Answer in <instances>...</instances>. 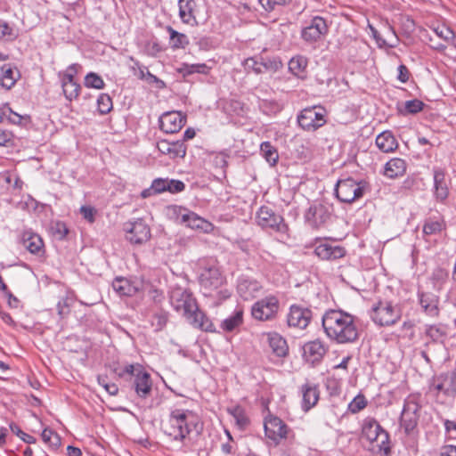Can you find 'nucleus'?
Returning a JSON list of instances; mask_svg holds the SVG:
<instances>
[{
    "instance_id": "423d86ee",
    "label": "nucleus",
    "mask_w": 456,
    "mask_h": 456,
    "mask_svg": "<svg viewBox=\"0 0 456 456\" xmlns=\"http://www.w3.org/2000/svg\"><path fill=\"white\" fill-rule=\"evenodd\" d=\"M327 115L326 109L322 106L305 108L297 116V123L303 130L314 132L326 124Z\"/></svg>"
},
{
    "instance_id": "b1692460",
    "label": "nucleus",
    "mask_w": 456,
    "mask_h": 456,
    "mask_svg": "<svg viewBox=\"0 0 456 456\" xmlns=\"http://www.w3.org/2000/svg\"><path fill=\"white\" fill-rule=\"evenodd\" d=\"M189 323L196 329H199L205 332H215L216 328L212 321L207 316V314L199 308V305L195 310L191 312L186 317Z\"/></svg>"
},
{
    "instance_id": "2eb2a0df",
    "label": "nucleus",
    "mask_w": 456,
    "mask_h": 456,
    "mask_svg": "<svg viewBox=\"0 0 456 456\" xmlns=\"http://www.w3.org/2000/svg\"><path fill=\"white\" fill-rule=\"evenodd\" d=\"M336 195L339 200L351 203L362 196V188L352 178L340 180L337 183Z\"/></svg>"
},
{
    "instance_id": "ea45409f",
    "label": "nucleus",
    "mask_w": 456,
    "mask_h": 456,
    "mask_svg": "<svg viewBox=\"0 0 456 456\" xmlns=\"http://www.w3.org/2000/svg\"><path fill=\"white\" fill-rule=\"evenodd\" d=\"M260 151L263 158L271 165L275 166L279 160L277 149L270 142H264L260 145Z\"/></svg>"
},
{
    "instance_id": "473e14b6",
    "label": "nucleus",
    "mask_w": 456,
    "mask_h": 456,
    "mask_svg": "<svg viewBox=\"0 0 456 456\" xmlns=\"http://www.w3.org/2000/svg\"><path fill=\"white\" fill-rule=\"evenodd\" d=\"M434 187L436 200L444 201L449 195V189L445 179V172L441 168L434 170Z\"/></svg>"
},
{
    "instance_id": "37998d69",
    "label": "nucleus",
    "mask_w": 456,
    "mask_h": 456,
    "mask_svg": "<svg viewBox=\"0 0 456 456\" xmlns=\"http://www.w3.org/2000/svg\"><path fill=\"white\" fill-rule=\"evenodd\" d=\"M4 118H6L10 123L19 126H26L31 122L29 115H20L13 111L8 104L6 106Z\"/></svg>"
},
{
    "instance_id": "7c9ffc66",
    "label": "nucleus",
    "mask_w": 456,
    "mask_h": 456,
    "mask_svg": "<svg viewBox=\"0 0 456 456\" xmlns=\"http://www.w3.org/2000/svg\"><path fill=\"white\" fill-rule=\"evenodd\" d=\"M179 16L183 23L194 25L197 23L196 15L198 12L195 0H179Z\"/></svg>"
},
{
    "instance_id": "69168bd1",
    "label": "nucleus",
    "mask_w": 456,
    "mask_h": 456,
    "mask_svg": "<svg viewBox=\"0 0 456 456\" xmlns=\"http://www.w3.org/2000/svg\"><path fill=\"white\" fill-rule=\"evenodd\" d=\"M146 289L145 291L151 296L153 300H160L162 298V292L157 289H154L152 286L145 283Z\"/></svg>"
},
{
    "instance_id": "393cba45",
    "label": "nucleus",
    "mask_w": 456,
    "mask_h": 456,
    "mask_svg": "<svg viewBox=\"0 0 456 456\" xmlns=\"http://www.w3.org/2000/svg\"><path fill=\"white\" fill-rule=\"evenodd\" d=\"M183 225L204 234L212 233L216 229V226L211 222L192 211L188 215Z\"/></svg>"
},
{
    "instance_id": "680f3d73",
    "label": "nucleus",
    "mask_w": 456,
    "mask_h": 456,
    "mask_svg": "<svg viewBox=\"0 0 456 456\" xmlns=\"http://www.w3.org/2000/svg\"><path fill=\"white\" fill-rule=\"evenodd\" d=\"M12 139L13 134L11 131L0 128V146H7Z\"/></svg>"
},
{
    "instance_id": "f257e3e1",
    "label": "nucleus",
    "mask_w": 456,
    "mask_h": 456,
    "mask_svg": "<svg viewBox=\"0 0 456 456\" xmlns=\"http://www.w3.org/2000/svg\"><path fill=\"white\" fill-rule=\"evenodd\" d=\"M160 428L162 432L171 440L185 444L193 433H200L202 423L199 416L189 409L172 408L168 414L162 419Z\"/></svg>"
},
{
    "instance_id": "f03ea898",
    "label": "nucleus",
    "mask_w": 456,
    "mask_h": 456,
    "mask_svg": "<svg viewBox=\"0 0 456 456\" xmlns=\"http://www.w3.org/2000/svg\"><path fill=\"white\" fill-rule=\"evenodd\" d=\"M322 322L327 337L338 344L353 343L359 337L354 317L342 310L326 311Z\"/></svg>"
},
{
    "instance_id": "6e6552de",
    "label": "nucleus",
    "mask_w": 456,
    "mask_h": 456,
    "mask_svg": "<svg viewBox=\"0 0 456 456\" xmlns=\"http://www.w3.org/2000/svg\"><path fill=\"white\" fill-rule=\"evenodd\" d=\"M264 428L265 437L274 445H279L291 435V428L279 417L269 414L265 418Z\"/></svg>"
},
{
    "instance_id": "a878e982",
    "label": "nucleus",
    "mask_w": 456,
    "mask_h": 456,
    "mask_svg": "<svg viewBox=\"0 0 456 456\" xmlns=\"http://www.w3.org/2000/svg\"><path fill=\"white\" fill-rule=\"evenodd\" d=\"M152 189L154 193H178L185 189L183 182L175 179L156 178L152 181Z\"/></svg>"
},
{
    "instance_id": "4468645a",
    "label": "nucleus",
    "mask_w": 456,
    "mask_h": 456,
    "mask_svg": "<svg viewBox=\"0 0 456 456\" xmlns=\"http://www.w3.org/2000/svg\"><path fill=\"white\" fill-rule=\"evenodd\" d=\"M112 288L120 297H134L145 292L146 286L140 279L117 277L112 282Z\"/></svg>"
},
{
    "instance_id": "dca6fc26",
    "label": "nucleus",
    "mask_w": 456,
    "mask_h": 456,
    "mask_svg": "<svg viewBox=\"0 0 456 456\" xmlns=\"http://www.w3.org/2000/svg\"><path fill=\"white\" fill-rule=\"evenodd\" d=\"M187 116L181 111H167L159 118V127L167 134L179 132L186 124Z\"/></svg>"
},
{
    "instance_id": "0e129e2a",
    "label": "nucleus",
    "mask_w": 456,
    "mask_h": 456,
    "mask_svg": "<svg viewBox=\"0 0 456 456\" xmlns=\"http://www.w3.org/2000/svg\"><path fill=\"white\" fill-rule=\"evenodd\" d=\"M444 427L450 437L452 439H456V421L446 420L444 423Z\"/></svg>"
},
{
    "instance_id": "7ed1b4c3",
    "label": "nucleus",
    "mask_w": 456,
    "mask_h": 456,
    "mask_svg": "<svg viewBox=\"0 0 456 456\" xmlns=\"http://www.w3.org/2000/svg\"><path fill=\"white\" fill-rule=\"evenodd\" d=\"M118 378L124 379L126 376L133 378V387L136 395L142 399L148 398L153 387L151 374L140 363L126 364L116 370Z\"/></svg>"
},
{
    "instance_id": "f3484780",
    "label": "nucleus",
    "mask_w": 456,
    "mask_h": 456,
    "mask_svg": "<svg viewBox=\"0 0 456 456\" xmlns=\"http://www.w3.org/2000/svg\"><path fill=\"white\" fill-rule=\"evenodd\" d=\"M330 216L331 208L322 203L314 204L305 214L306 221L316 229L324 226Z\"/></svg>"
},
{
    "instance_id": "ddd939ff",
    "label": "nucleus",
    "mask_w": 456,
    "mask_h": 456,
    "mask_svg": "<svg viewBox=\"0 0 456 456\" xmlns=\"http://www.w3.org/2000/svg\"><path fill=\"white\" fill-rule=\"evenodd\" d=\"M170 303L174 309L182 313L185 318L198 306L197 300L192 294L182 288H175L171 291Z\"/></svg>"
},
{
    "instance_id": "5fc2aeb1",
    "label": "nucleus",
    "mask_w": 456,
    "mask_h": 456,
    "mask_svg": "<svg viewBox=\"0 0 456 456\" xmlns=\"http://www.w3.org/2000/svg\"><path fill=\"white\" fill-rule=\"evenodd\" d=\"M98 383L101 385L105 391L110 395H117L118 393V387L115 383H109L107 377L99 376Z\"/></svg>"
},
{
    "instance_id": "de8ad7c7",
    "label": "nucleus",
    "mask_w": 456,
    "mask_h": 456,
    "mask_svg": "<svg viewBox=\"0 0 456 456\" xmlns=\"http://www.w3.org/2000/svg\"><path fill=\"white\" fill-rule=\"evenodd\" d=\"M273 62H270V64L263 61H258L255 58H248L245 61V67L248 69H251L256 74H261L265 72L266 69H268Z\"/></svg>"
},
{
    "instance_id": "bb28decb",
    "label": "nucleus",
    "mask_w": 456,
    "mask_h": 456,
    "mask_svg": "<svg viewBox=\"0 0 456 456\" xmlns=\"http://www.w3.org/2000/svg\"><path fill=\"white\" fill-rule=\"evenodd\" d=\"M419 305L424 313L432 318L440 314L439 297L431 292H421L419 295Z\"/></svg>"
},
{
    "instance_id": "774afa93",
    "label": "nucleus",
    "mask_w": 456,
    "mask_h": 456,
    "mask_svg": "<svg viewBox=\"0 0 456 456\" xmlns=\"http://www.w3.org/2000/svg\"><path fill=\"white\" fill-rule=\"evenodd\" d=\"M216 291V297L220 300H225L230 297L231 292L226 288L222 287L221 289L215 290Z\"/></svg>"
},
{
    "instance_id": "79ce46f5",
    "label": "nucleus",
    "mask_w": 456,
    "mask_h": 456,
    "mask_svg": "<svg viewBox=\"0 0 456 456\" xmlns=\"http://www.w3.org/2000/svg\"><path fill=\"white\" fill-rule=\"evenodd\" d=\"M190 212L191 210L182 206L173 205L167 208L169 217L174 220V222L180 224H183Z\"/></svg>"
},
{
    "instance_id": "c756f323",
    "label": "nucleus",
    "mask_w": 456,
    "mask_h": 456,
    "mask_svg": "<svg viewBox=\"0 0 456 456\" xmlns=\"http://www.w3.org/2000/svg\"><path fill=\"white\" fill-rule=\"evenodd\" d=\"M302 395L301 407L304 411H308L319 401V390L315 385L306 383L300 387Z\"/></svg>"
},
{
    "instance_id": "e2e57ef3",
    "label": "nucleus",
    "mask_w": 456,
    "mask_h": 456,
    "mask_svg": "<svg viewBox=\"0 0 456 456\" xmlns=\"http://www.w3.org/2000/svg\"><path fill=\"white\" fill-rule=\"evenodd\" d=\"M411 73L408 68L402 64L398 67V76L397 78L402 83H407L410 79Z\"/></svg>"
},
{
    "instance_id": "09e8293b",
    "label": "nucleus",
    "mask_w": 456,
    "mask_h": 456,
    "mask_svg": "<svg viewBox=\"0 0 456 456\" xmlns=\"http://www.w3.org/2000/svg\"><path fill=\"white\" fill-rule=\"evenodd\" d=\"M113 108L112 99L107 94H101L97 99V109L102 114L109 113Z\"/></svg>"
},
{
    "instance_id": "864d4df0",
    "label": "nucleus",
    "mask_w": 456,
    "mask_h": 456,
    "mask_svg": "<svg viewBox=\"0 0 456 456\" xmlns=\"http://www.w3.org/2000/svg\"><path fill=\"white\" fill-rule=\"evenodd\" d=\"M15 37L12 28L6 21L0 20V41H12Z\"/></svg>"
},
{
    "instance_id": "c9c22d12",
    "label": "nucleus",
    "mask_w": 456,
    "mask_h": 456,
    "mask_svg": "<svg viewBox=\"0 0 456 456\" xmlns=\"http://www.w3.org/2000/svg\"><path fill=\"white\" fill-rule=\"evenodd\" d=\"M308 60L303 55H296L289 61V69L298 78L305 79L307 76Z\"/></svg>"
},
{
    "instance_id": "4be33fe9",
    "label": "nucleus",
    "mask_w": 456,
    "mask_h": 456,
    "mask_svg": "<svg viewBox=\"0 0 456 456\" xmlns=\"http://www.w3.org/2000/svg\"><path fill=\"white\" fill-rule=\"evenodd\" d=\"M157 148L161 154L170 159L184 158L187 150L183 141L169 142L167 140H159L157 142Z\"/></svg>"
},
{
    "instance_id": "a18cd8bd",
    "label": "nucleus",
    "mask_w": 456,
    "mask_h": 456,
    "mask_svg": "<svg viewBox=\"0 0 456 456\" xmlns=\"http://www.w3.org/2000/svg\"><path fill=\"white\" fill-rule=\"evenodd\" d=\"M85 86L87 88H94V89H103L105 86V83L102 77L94 72H89L85 77L84 80Z\"/></svg>"
},
{
    "instance_id": "f704fd0d",
    "label": "nucleus",
    "mask_w": 456,
    "mask_h": 456,
    "mask_svg": "<svg viewBox=\"0 0 456 456\" xmlns=\"http://www.w3.org/2000/svg\"><path fill=\"white\" fill-rule=\"evenodd\" d=\"M269 346L273 353L279 357L287 355L289 347L286 340L277 332H269L266 334Z\"/></svg>"
},
{
    "instance_id": "a211bd4d",
    "label": "nucleus",
    "mask_w": 456,
    "mask_h": 456,
    "mask_svg": "<svg viewBox=\"0 0 456 456\" xmlns=\"http://www.w3.org/2000/svg\"><path fill=\"white\" fill-rule=\"evenodd\" d=\"M328 30L326 20L320 16H315L311 20L310 25L302 30L301 37L305 41L316 42L324 37Z\"/></svg>"
},
{
    "instance_id": "3c124183",
    "label": "nucleus",
    "mask_w": 456,
    "mask_h": 456,
    "mask_svg": "<svg viewBox=\"0 0 456 456\" xmlns=\"http://www.w3.org/2000/svg\"><path fill=\"white\" fill-rule=\"evenodd\" d=\"M41 436L43 441L52 447H58L61 444L59 435L50 428H45Z\"/></svg>"
},
{
    "instance_id": "aec40b11",
    "label": "nucleus",
    "mask_w": 456,
    "mask_h": 456,
    "mask_svg": "<svg viewBox=\"0 0 456 456\" xmlns=\"http://www.w3.org/2000/svg\"><path fill=\"white\" fill-rule=\"evenodd\" d=\"M312 312L305 307L293 305L290 306L287 322L289 326L298 329H305L310 323Z\"/></svg>"
},
{
    "instance_id": "412c9836",
    "label": "nucleus",
    "mask_w": 456,
    "mask_h": 456,
    "mask_svg": "<svg viewBox=\"0 0 456 456\" xmlns=\"http://www.w3.org/2000/svg\"><path fill=\"white\" fill-rule=\"evenodd\" d=\"M225 279L217 268H208L201 274V284L211 294L224 287Z\"/></svg>"
},
{
    "instance_id": "f8f14e48",
    "label": "nucleus",
    "mask_w": 456,
    "mask_h": 456,
    "mask_svg": "<svg viewBox=\"0 0 456 456\" xmlns=\"http://www.w3.org/2000/svg\"><path fill=\"white\" fill-rule=\"evenodd\" d=\"M279 309L278 298L275 296H267L252 305L251 314L257 321H270L276 317Z\"/></svg>"
},
{
    "instance_id": "a19ab883",
    "label": "nucleus",
    "mask_w": 456,
    "mask_h": 456,
    "mask_svg": "<svg viewBox=\"0 0 456 456\" xmlns=\"http://www.w3.org/2000/svg\"><path fill=\"white\" fill-rule=\"evenodd\" d=\"M74 302L75 298L72 295H66L60 298L56 308L58 315L61 319L66 318L70 314Z\"/></svg>"
},
{
    "instance_id": "e433bc0d",
    "label": "nucleus",
    "mask_w": 456,
    "mask_h": 456,
    "mask_svg": "<svg viewBox=\"0 0 456 456\" xmlns=\"http://www.w3.org/2000/svg\"><path fill=\"white\" fill-rule=\"evenodd\" d=\"M244 310L237 307L233 314L224 319L221 323V328L225 332H232L240 327L243 323Z\"/></svg>"
},
{
    "instance_id": "4c0bfd02",
    "label": "nucleus",
    "mask_w": 456,
    "mask_h": 456,
    "mask_svg": "<svg viewBox=\"0 0 456 456\" xmlns=\"http://www.w3.org/2000/svg\"><path fill=\"white\" fill-rule=\"evenodd\" d=\"M1 70L0 85L5 89H11L19 77V71L9 64L4 65Z\"/></svg>"
},
{
    "instance_id": "6ab92c4d",
    "label": "nucleus",
    "mask_w": 456,
    "mask_h": 456,
    "mask_svg": "<svg viewBox=\"0 0 456 456\" xmlns=\"http://www.w3.org/2000/svg\"><path fill=\"white\" fill-rule=\"evenodd\" d=\"M21 243L23 247L32 255L39 258L45 256V242L40 235L31 231L22 233Z\"/></svg>"
},
{
    "instance_id": "58836bf2",
    "label": "nucleus",
    "mask_w": 456,
    "mask_h": 456,
    "mask_svg": "<svg viewBox=\"0 0 456 456\" xmlns=\"http://www.w3.org/2000/svg\"><path fill=\"white\" fill-rule=\"evenodd\" d=\"M167 31L170 35V47L173 50L184 49L189 45L190 41L185 34L177 32L172 27H167Z\"/></svg>"
},
{
    "instance_id": "8fccbe9b",
    "label": "nucleus",
    "mask_w": 456,
    "mask_h": 456,
    "mask_svg": "<svg viewBox=\"0 0 456 456\" xmlns=\"http://www.w3.org/2000/svg\"><path fill=\"white\" fill-rule=\"evenodd\" d=\"M426 335L433 340L443 339L446 336L445 328L443 325L434 324L426 328Z\"/></svg>"
},
{
    "instance_id": "13d9d810",
    "label": "nucleus",
    "mask_w": 456,
    "mask_h": 456,
    "mask_svg": "<svg viewBox=\"0 0 456 456\" xmlns=\"http://www.w3.org/2000/svg\"><path fill=\"white\" fill-rule=\"evenodd\" d=\"M80 213L83 216L84 219H86L90 224H93L95 221L97 210L94 207L82 206L80 208Z\"/></svg>"
},
{
    "instance_id": "052dcab7",
    "label": "nucleus",
    "mask_w": 456,
    "mask_h": 456,
    "mask_svg": "<svg viewBox=\"0 0 456 456\" xmlns=\"http://www.w3.org/2000/svg\"><path fill=\"white\" fill-rule=\"evenodd\" d=\"M369 28L371 31V34L374 37V39L376 40L377 44L381 47V46H388V47H394L395 45L393 44V43H389L387 41H386L385 39L381 38L379 37V34L378 32V30L371 25H369Z\"/></svg>"
},
{
    "instance_id": "5701e85b",
    "label": "nucleus",
    "mask_w": 456,
    "mask_h": 456,
    "mask_svg": "<svg viewBox=\"0 0 456 456\" xmlns=\"http://www.w3.org/2000/svg\"><path fill=\"white\" fill-rule=\"evenodd\" d=\"M418 405L413 403H407L403 409L400 424L405 433L411 432L418 424Z\"/></svg>"
},
{
    "instance_id": "4d7b16f0",
    "label": "nucleus",
    "mask_w": 456,
    "mask_h": 456,
    "mask_svg": "<svg viewBox=\"0 0 456 456\" xmlns=\"http://www.w3.org/2000/svg\"><path fill=\"white\" fill-rule=\"evenodd\" d=\"M11 431L15 434L18 437H20L22 441H24L27 444H33L35 443V438L32 436H29L23 432L19 426H17L14 423H12L10 425Z\"/></svg>"
},
{
    "instance_id": "338daca9",
    "label": "nucleus",
    "mask_w": 456,
    "mask_h": 456,
    "mask_svg": "<svg viewBox=\"0 0 456 456\" xmlns=\"http://www.w3.org/2000/svg\"><path fill=\"white\" fill-rule=\"evenodd\" d=\"M440 456H456V446L445 445L441 449Z\"/></svg>"
},
{
    "instance_id": "c03bdc74",
    "label": "nucleus",
    "mask_w": 456,
    "mask_h": 456,
    "mask_svg": "<svg viewBox=\"0 0 456 456\" xmlns=\"http://www.w3.org/2000/svg\"><path fill=\"white\" fill-rule=\"evenodd\" d=\"M368 401L362 394L357 395L348 404L347 411L352 414H356L366 408Z\"/></svg>"
},
{
    "instance_id": "0eeeda50",
    "label": "nucleus",
    "mask_w": 456,
    "mask_h": 456,
    "mask_svg": "<svg viewBox=\"0 0 456 456\" xmlns=\"http://www.w3.org/2000/svg\"><path fill=\"white\" fill-rule=\"evenodd\" d=\"M82 67L77 63H73L64 70L58 73L62 93L65 98L71 102L79 96L81 86L75 79L76 76L81 71Z\"/></svg>"
},
{
    "instance_id": "2f4dec72",
    "label": "nucleus",
    "mask_w": 456,
    "mask_h": 456,
    "mask_svg": "<svg viewBox=\"0 0 456 456\" xmlns=\"http://www.w3.org/2000/svg\"><path fill=\"white\" fill-rule=\"evenodd\" d=\"M406 161L401 158H393L388 160L384 167V175L395 179L402 177L406 173Z\"/></svg>"
},
{
    "instance_id": "603ef678",
    "label": "nucleus",
    "mask_w": 456,
    "mask_h": 456,
    "mask_svg": "<svg viewBox=\"0 0 456 456\" xmlns=\"http://www.w3.org/2000/svg\"><path fill=\"white\" fill-rule=\"evenodd\" d=\"M435 33L444 39L446 43H452L454 40V32L445 25H439L434 28Z\"/></svg>"
},
{
    "instance_id": "72a5a7b5",
    "label": "nucleus",
    "mask_w": 456,
    "mask_h": 456,
    "mask_svg": "<svg viewBox=\"0 0 456 456\" xmlns=\"http://www.w3.org/2000/svg\"><path fill=\"white\" fill-rule=\"evenodd\" d=\"M376 145L382 152L385 153L394 152L399 147L396 138L390 131H384L380 133L376 137Z\"/></svg>"
},
{
    "instance_id": "49530a36",
    "label": "nucleus",
    "mask_w": 456,
    "mask_h": 456,
    "mask_svg": "<svg viewBox=\"0 0 456 456\" xmlns=\"http://www.w3.org/2000/svg\"><path fill=\"white\" fill-rule=\"evenodd\" d=\"M228 412L233 417L236 424L243 428L248 424V419L245 413V411L240 406H235L228 409Z\"/></svg>"
},
{
    "instance_id": "6e6d98bb",
    "label": "nucleus",
    "mask_w": 456,
    "mask_h": 456,
    "mask_svg": "<svg viewBox=\"0 0 456 456\" xmlns=\"http://www.w3.org/2000/svg\"><path fill=\"white\" fill-rule=\"evenodd\" d=\"M404 107L408 113L415 114L423 110L424 103H423V102H421L418 99H414V100L407 101L405 102Z\"/></svg>"
},
{
    "instance_id": "cd10ccee",
    "label": "nucleus",
    "mask_w": 456,
    "mask_h": 456,
    "mask_svg": "<svg viewBox=\"0 0 456 456\" xmlns=\"http://www.w3.org/2000/svg\"><path fill=\"white\" fill-rule=\"evenodd\" d=\"M326 353V348L320 340H314L303 346V356L311 363L319 362Z\"/></svg>"
},
{
    "instance_id": "bf43d9fd",
    "label": "nucleus",
    "mask_w": 456,
    "mask_h": 456,
    "mask_svg": "<svg viewBox=\"0 0 456 456\" xmlns=\"http://www.w3.org/2000/svg\"><path fill=\"white\" fill-rule=\"evenodd\" d=\"M53 230V234L56 235L59 240L64 239L69 232L66 224L62 222H56Z\"/></svg>"
},
{
    "instance_id": "9d476101",
    "label": "nucleus",
    "mask_w": 456,
    "mask_h": 456,
    "mask_svg": "<svg viewBox=\"0 0 456 456\" xmlns=\"http://www.w3.org/2000/svg\"><path fill=\"white\" fill-rule=\"evenodd\" d=\"M314 255L322 261H336L343 258L346 250L344 247L337 245L334 240L327 238H315L314 240Z\"/></svg>"
},
{
    "instance_id": "20e7f679",
    "label": "nucleus",
    "mask_w": 456,
    "mask_h": 456,
    "mask_svg": "<svg viewBox=\"0 0 456 456\" xmlns=\"http://www.w3.org/2000/svg\"><path fill=\"white\" fill-rule=\"evenodd\" d=\"M361 438L368 444L370 451L389 452V436L375 419L366 418L363 420Z\"/></svg>"
},
{
    "instance_id": "39448f33",
    "label": "nucleus",
    "mask_w": 456,
    "mask_h": 456,
    "mask_svg": "<svg viewBox=\"0 0 456 456\" xmlns=\"http://www.w3.org/2000/svg\"><path fill=\"white\" fill-rule=\"evenodd\" d=\"M402 307L392 301H379L371 308V320L379 326H392L402 318Z\"/></svg>"
},
{
    "instance_id": "c85d7f7f",
    "label": "nucleus",
    "mask_w": 456,
    "mask_h": 456,
    "mask_svg": "<svg viewBox=\"0 0 456 456\" xmlns=\"http://www.w3.org/2000/svg\"><path fill=\"white\" fill-rule=\"evenodd\" d=\"M447 229V224L444 217L441 215L429 216L425 219L422 227V232L425 237L438 235Z\"/></svg>"
},
{
    "instance_id": "9b49d317",
    "label": "nucleus",
    "mask_w": 456,
    "mask_h": 456,
    "mask_svg": "<svg viewBox=\"0 0 456 456\" xmlns=\"http://www.w3.org/2000/svg\"><path fill=\"white\" fill-rule=\"evenodd\" d=\"M256 219L257 224L263 229H271L280 233H287L289 231L283 217L267 206H262L258 209Z\"/></svg>"
},
{
    "instance_id": "1a4fd4ad",
    "label": "nucleus",
    "mask_w": 456,
    "mask_h": 456,
    "mask_svg": "<svg viewBox=\"0 0 456 456\" xmlns=\"http://www.w3.org/2000/svg\"><path fill=\"white\" fill-rule=\"evenodd\" d=\"M125 238L133 245H142L151 238L150 225L142 218H137L124 224Z\"/></svg>"
}]
</instances>
